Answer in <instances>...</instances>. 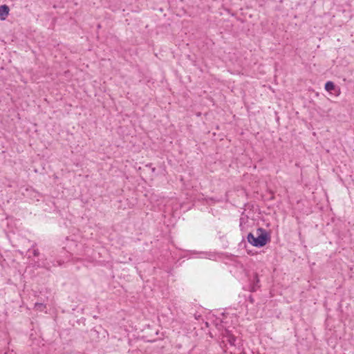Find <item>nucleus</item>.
<instances>
[{
	"mask_svg": "<svg viewBox=\"0 0 354 354\" xmlns=\"http://www.w3.org/2000/svg\"><path fill=\"white\" fill-rule=\"evenodd\" d=\"M247 239L253 246L261 248L266 245L270 239L268 232L264 229L258 228L255 234L249 233Z\"/></svg>",
	"mask_w": 354,
	"mask_h": 354,
	"instance_id": "obj_1",
	"label": "nucleus"
},
{
	"mask_svg": "<svg viewBox=\"0 0 354 354\" xmlns=\"http://www.w3.org/2000/svg\"><path fill=\"white\" fill-rule=\"evenodd\" d=\"M325 89L327 91H331L333 90H334L335 88V84L333 82H330V81H328L327 82L326 84H325V86H324Z\"/></svg>",
	"mask_w": 354,
	"mask_h": 354,
	"instance_id": "obj_3",
	"label": "nucleus"
},
{
	"mask_svg": "<svg viewBox=\"0 0 354 354\" xmlns=\"http://www.w3.org/2000/svg\"><path fill=\"white\" fill-rule=\"evenodd\" d=\"M10 9L8 6L3 5L0 6V20H4L9 14Z\"/></svg>",
	"mask_w": 354,
	"mask_h": 354,
	"instance_id": "obj_2",
	"label": "nucleus"
}]
</instances>
